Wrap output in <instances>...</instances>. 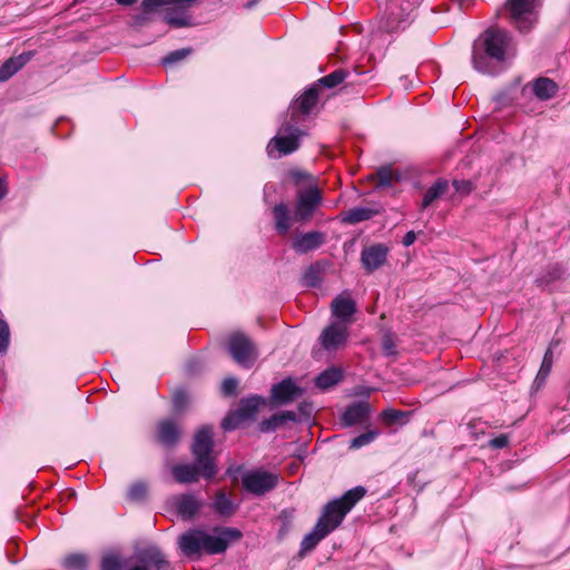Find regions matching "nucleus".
I'll return each mask as SVG.
<instances>
[{"instance_id":"nucleus-1","label":"nucleus","mask_w":570,"mask_h":570,"mask_svg":"<svg viewBox=\"0 0 570 570\" xmlns=\"http://www.w3.org/2000/svg\"><path fill=\"white\" fill-rule=\"evenodd\" d=\"M365 494L366 489L357 485L346 491L340 498L328 501L323 507L313 529L301 541L298 554L303 557L307 552L313 551L323 539L334 532L343 523L346 514Z\"/></svg>"},{"instance_id":"nucleus-2","label":"nucleus","mask_w":570,"mask_h":570,"mask_svg":"<svg viewBox=\"0 0 570 570\" xmlns=\"http://www.w3.org/2000/svg\"><path fill=\"white\" fill-rule=\"evenodd\" d=\"M243 538L237 528H214V533L194 527L183 532L177 539L180 554L189 560H199L203 556L224 553L229 544Z\"/></svg>"},{"instance_id":"nucleus-3","label":"nucleus","mask_w":570,"mask_h":570,"mask_svg":"<svg viewBox=\"0 0 570 570\" xmlns=\"http://www.w3.org/2000/svg\"><path fill=\"white\" fill-rule=\"evenodd\" d=\"M213 450V429L210 425H203L195 433L190 448L194 462L176 464L171 470L174 479L181 484L197 482L199 478L214 479L217 474V463Z\"/></svg>"},{"instance_id":"nucleus-4","label":"nucleus","mask_w":570,"mask_h":570,"mask_svg":"<svg viewBox=\"0 0 570 570\" xmlns=\"http://www.w3.org/2000/svg\"><path fill=\"white\" fill-rule=\"evenodd\" d=\"M510 36L505 30L488 28L472 45L471 62L473 68L481 73L494 76L504 62Z\"/></svg>"},{"instance_id":"nucleus-5","label":"nucleus","mask_w":570,"mask_h":570,"mask_svg":"<svg viewBox=\"0 0 570 570\" xmlns=\"http://www.w3.org/2000/svg\"><path fill=\"white\" fill-rule=\"evenodd\" d=\"M322 199V194L317 186L298 191L292 217L285 203L276 204L272 210L276 232L281 235L287 234L291 229V219L295 223L309 222L321 206Z\"/></svg>"},{"instance_id":"nucleus-6","label":"nucleus","mask_w":570,"mask_h":570,"mask_svg":"<svg viewBox=\"0 0 570 570\" xmlns=\"http://www.w3.org/2000/svg\"><path fill=\"white\" fill-rule=\"evenodd\" d=\"M304 136L306 131L299 129L295 122H284L266 146L268 157L277 159L293 154L299 148Z\"/></svg>"},{"instance_id":"nucleus-7","label":"nucleus","mask_w":570,"mask_h":570,"mask_svg":"<svg viewBox=\"0 0 570 570\" xmlns=\"http://www.w3.org/2000/svg\"><path fill=\"white\" fill-rule=\"evenodd\" d=\"M413 11L409 0H389L379 20V29L391 35L406 29L413 20Z\"/></svg>"},{"instance_id":"nucleus-8","label":"nucleus","mask_w":570,"mask_h":570,"mask_svg":"<svg viewBox=\"0 0 570 570\" xmlns=\"http://www.w3.org/2000/svg\"><path fill=\"white\" fill-rule=\"evenodd\" d=\"M278 484V475L264 470H249L242 476L243 489L253 495L262 497Z\"/></svg>"},{"instance_id":"nucleus-9","label":"nucleus","mask_w":570,"mask_h":570,"mask_svg":"<svg viewBox=\"0 0 570 570\" xmlns=\"http://www.w3.org/2000/svg\"><path fill=\"white\" fill-rule=\"evenodd\" d=\"M538 6V0H507L504 9L509 13L511 22L520 32H529L533 26L531 16Z\"/></svg>"},{"instance_id":"nucleus-10","label":"nucleus","mask_w":570,"mask_h":570,"mask_svg":"<svg viewBox=\"0 0 570 570\" xmlns=\"http://www.w3.org/2000/svg\"><path fill=\"white\" fill-rule=\"evenodd\" d=\"M228 352L243 367H250L257 355L254 343L243 333H234L228 338Z\"/></svg>"},{"instance_id":"nucleus-11","label":"nucleus","mask_w":570,"mask_h":570,"mask_svg":"<svg viewBox=\"0 0 570 570\" xmlns=\"http://www.w3.org/2000/svg\"><path fill=\"white\" fill-rule=\"evenodd\" d=\"M303 394V387L298 386L292 377H285L272 386L271 402L277 406L288 405L301 399Z\"/></svg>"},{"instance_id":"nucleus-12","label":"nucleus","mask_w":570,"mask_h":570,"mask_svg":"<svg viewBox=\"0 0 570 570\" xmlns=\"http://www.w3.org/2000/svg\"><path fill=\"white\" fill-rule=\"evenodd\" d=\"M348 336L350 333L346 324L332 322L323 330L318 341L325 351L332 352L343 347L347 343Z\"/></svg>"},{"instance_id":"nucleus-13","label":"nucleus","mask_w":570,"mask_h":570,"mask_svg":"<svg viewBox=\"0 0 570 570\" xmlns=\"http://www.w3.org/2000/svg\"><path fill=\"white\" fill-rule=\"evenodd\" d=\"M138 564L129 570H167L169 563L157 546H148L136 554Z\"/></svg>"},{"instance_id":"nucleus-14","label":"nucleus","mask_w":570,"mask_h":570,"mask_svg":"<svg viewBox=\"0 0 570 570\" xmlns=\"http://www.w3.org/2000/svg\"><path fill=\"white\" fill-rule=\"evenodd\" d=\"M318 102V88L312 85L291 105V121L297 124L301 116H308Z\"/></svg>"},{"instance_id":"nucleus-15","label":"nucleus","mask_w":570,"mask_h":570,"mask_svg":"<svg viewBox=\"0 0 570 570\" xmlns=\"http://www.w3.org/2000/svg\"><path fill=\"white\" fill-rule=\"evenodd\" d=\"M389 252L390 248L382 243L364 247L361 252V264L364 271L371 274L385 265Z\"/></svg>"},{"instance_id":"nucleus-16","label":"nucleus","mask_w":570,"mask_h":570,"mask_svg":"<svg viewBox=\"0 0 570 570\" xmlns=\"http://www.w3.org/2000/svg\"><path fill=\"white\" fill-rule=\"evenodd\" d=\"M173 505L183 520H193L200 511L203 503L193 493H183L173 498Z\"/></svg>"},{"instance_id":"nucleus-17","label":"nucleus","mask_w":570,"mask_h":570,"mask_svg":"<svg viewBox=\"0 0 570 570\" xmlns=\"http://www.w3.org/2000/svg\"><path fill=\"white\" fill-rule=\"evenodd\" d=\"M325 242V234L318 230L297 234L293 242L292 248L298 254H306L321 247Z\"/></svg>"},{"instance_id":"nucleus-18","label":"nucleus","mask_w":570,"mask_h":570,"mask_svg":"<svg viewBox=\"0 0 570 570\" xmlns=\"http://www.w3.org/2000/svg\"><path fill=\"white\" fill-rule=\"evenodd\" d=\"M528 88H531L532 94L540 101L552 99L559 90L558 83L548 77H538L533 79L522 88V91L524 92Z\"/></svg>"},{"instance_id":"nucleus-19","label":"nucleus","mask_w":570,"mask_h":570,"mask_svg":"<svg viewBox=\"0 0 570 570\" xmlns=\"http://www.w3.org/2000/svg\"><path fill=\"white\" fill-rule=\"evenodd\" d=\"M156 438L165 448H175L180 439V429L174 420H163L157 424Z\"/></svg>"},{"instance_id":"nucleus-20","label":"nucleus","mask_w":570,"mask_h":570,"mask_svg":"<svg viewBox=\"0 0 570 570\" xmlns=\"http://www.w3.org/2000/svg\"><path fill=\"white\" fill-rule=\"evenodd\" d=\"M331 307L333 316L337 318L336 322L346 325L357 311L355 301L344 295H337L332 301Z\"/></svg>"},{"instance_id":"nucleus-21","label":"nucleus","mask_w":570,"mask_h":570,"mask_svg":"<svg viewBox=\"0 0 570 570\" xmlns=\"http://www.w3.org/2000/svg\"><path fill=\"white\" fill-rule=\"evenodd\" d=\"M35 56V51H24L19 56L10 57L0 66V82L9 80L21 70Z\"/></svg>"},{"instance_id":"nucleus-22","label":"nucleus","mask_w":570,"mask_h":570,"mask_svg":"<svg viewBox=\"0 0 570 570\" xmlns=\"http://www.w3.org/2000/svg\"><path fill=\"white\" fill-rule=\"evenodd\" d=\"M299 419L294 411H283L264 419L258 424V430L262 433H271L285 426L288 422H297Z\"/></svg>"},{"instance_id":"nucleus-23","label":"nucleus","mask_w":570,"mask_h":570,"mask_svg":"<svg viewBox=\"0 0 570 570\" xmlns=\"http://www.w3.org/2000/svg\"><path fill=\"white\" fill-rule=\"evenodd\" d=\"M266 404V399L259 394H252L240 399L237 411L246 421H254L262 406Z\"/></svg>"},{"instance_id":"nucleus-24","label":"nucleus","mask_w":570,"mask_h":570,"mask_svg":"<svg viewBox=\"0 0 570 570\" xmlns=\"http://www.w3.org/2000/svg\"><path fill=\"white\" fill-rule=\"evenodd\" d=\"M370 413V405L366 402H355L347 406L341 416L344 426H353L364 421Z\"/></svg>"},{"instance_id":"nucleus-25","label":"nucleus","mask_w":570,"mask_h":570,"mask_svg":"<svg viewBox=\"0 0 570 570\" xmlns=\"http://www.w3.org/2000/svg\"><path fill=\"white\" fill-rule=\"evenodd\" d=\"M564 273L566 269L561 264H550L535 278L534 283L538 287L550 291L551 285L554 284L557 281L562 279Z\"/></svg>"},{"instance_id":"nucleus-26","label":"nucleus","mask_w":570,"mask_h":570,"mask_svg":"<svg viewBox=\"0 0 570 570\" xmlns=\"http://www.w3.org/2000/svg\"><path fill=\"white\" fill-rule=\"evenodd\" d=\"M212 508L219 517L230 518L238 510L239 504L234 502L225 491L220 490L215 494Z\"/></svg>"},{"instance_id":"nucleus-27","label":"nucleus","mask_w":570,"mask_h":570,"mask_svg":"<svg viewBox=\"0 0 570 570\" xmlns=\"http://www.w3.org/2000/svg\"><path fill=\"white\" fill-rule=\"evenodd\" d=\"M343 380V372L338 367H328L321 372L315 379L316 387L327 390Z\"/></svg>"},{"instance_id":"nucleus-28","label":"nucleus","mask_w":570,"mask_h":570,"mask_svg":"<svg viewBox=\"0 0 570 570\" xmlns=\"http://www.w3.org/2000/svg\"><path fill=\"white\" fill-rule=\"evenodd\" d=\"M352 76L355 75L346 69L340 68L320 78L314 85H316V87L322 86L327 89H333L338 85L343 83L346 79L351 78Z\"/></svg>"},{"instance_id":"nucleus-29","label":"nucleus","mask_w":570,"mask_h":570,"mask_svg":"<svg viewBox=\"0 0 570 570\" xmlns=\"http://www.w3.org/2000/svg\"><path fill=\"white\" fill-rule=\"evenodd\" d=\"M448 180L438 179L424 194L421 208L425 209L431 206L435 200L440 199L448 190Z\"/></svg>"},{"instance_id":"nucleus-30","label":"nucleus","mask_w":570,"mask_h":570,"mask_svg":"<svg viewBox=\"0 0 570 570\" xmlns=\"http://www.w3.org/2000/svg\"><path fill=\"white\" fill-rule=\"evenodd\" d=\"M163 20L174 28H185L191 26L190 17L186 13L185 10L179 8L168 10L164 14Z\"/></svg>"},{"instance_id":"nucleus-31","label":"nucleus","mask_w":570,"mask_h":570,"mask_svg":"<svg viewBox=\"0 0 570 570\" xmlns=\"http://www.w3.org/2000/svg\"><path fill=\"white\" fill-rule=\"evenodd\" d=\"M61 567L65 570H88L89 558L83 552L69 553L61 560Z\"/></svg>"},{"instance_id":"nucleus-32","label":"nucleus","mask_w":570,"mask_h":570,"mask_svg":"<svg viewBox=\"0 0 570 570\" xmlns=\"http://www.w3.org/2000/svg\"><path fill=\"white\" fill-rule=\"evenodd\" d=\"M322 266L320 262L311 264L302 276V283L305 287L317 288L322 284Z\"/></svg>"},{"instance_id":"nucleus-33","label":"nucleus","mask_w":570,"mask_h":570,"mask_svg":"<svg viewBox=\"0 0 570 570\" xmlns=\"http://www.w3.org/2000/svg\"><path fill=\"white\" fill-rule=\"evenodd\" d=\"M375 215V210L367 207H354L347 210L342 222L346 224H357L371 219Z\"/></svg>"},{"instance_id":"nucleus-34","label":"nucleus","mask_w":570,"mask_h":570,"mask_svg":"<svg viewBox=\"0 0 570 570\" xmlns=\"http://www.w3.org/2000/svg\"><path fill=\"white\" fill-rule=\"evenodd\" d=\"M377 176V188H389L392 187L394 181L400 179L399 175H394L393 170L390 166H382L376 171Z\"/></svg>"},{"instance_id":"nucleus-35","label":"nucleus","mask_w":570,"mask_h":570,"mask_svg":"<svg viewBox=\"0 0 570 570\" xmlns=\"http://www.w3.org/2000/svg\"><path fill=\"white\" fill-rule=\"evenodd\" d=\"M411 415V412L395 410V409H386L382 411L381 417L387 423V424H405L409 420V416Z\"/></svg>"},{"instance_id":"nucleus-36","label":"nucleus","mask_w":570,"mask_h":570,"mask_svg":"<svg viewBox=\"0 0 570 570\" xmlns=\"http://www.w3.org/2000/svg\"><path fill=\"white\" fill-rule=\"evenodd\" d=\"M148 487L144 481L134 482L126 494V498L130 502H142L147 495Z\"/></svg>"},{"instance_id":"nucleus-37","label":"nucleus","mask_w":570,"mask_h":570,"mask_svg":"<svg viewBox=\"0 0 570 570\" xmlns=\"http://www.w3.org/2000/svg\"><path fill=\"white\" fill-rule=\"evenodd\" d=\"M246 420L242 417L237 410L229 411L222 420L220 426L225 432L237 430Z\"/></svg>"},{"instance_id":"nucleus-38","label":"nucleus","mask_w":570,"mask_h":570,"mask_svg":"<svg viewBox=\"0 0 570 570\" xmlns=\"http://www.w3.org/2000/svg\"><path fill=\"white\" fill-rule=\"evenodd\" d=\"M295 517V510L294 509H283L278 514V521L281 523L279 530H278V538H284L291 530L293 525V520Z\"/></svg>"},{"instance_id":"nucleus-39","label":"nucleus","mask_w":570,"mask_h":570,"mask_svg":"<svg viewBox=\"0 0 570 570\" xmlns=\"http://www.w3.org/2000/svg\"><path fill=\"white\" fill-rule=\"evenodd\" d=\"M552 364H553V353H552V347H549L543 355L540 370L535 377V382L538 384H541L542 382L546 381V379L548 377V375L551 372Z\"/></svg>"},{"instance_id":"nucleus-40","label":"nucleus","mask_w":570,"mask_h":570,"mask_svg":"<svg viewBox=\"0 0 570 570\" xmlns=\"http://www.w3.org/2000/svg\"><path fill=\"white\" fill-rule=\"evenodd\" d=\"M189 404V396L184 387H178L173 394V410L176 414L183 413Z\"/></svg>"},{"instance_id":"nucleus-41","label":"nucleus","mask_w":570,"mask_h":570,"mask_svg":"<svg viewBox=\"0 0 570 570\" xmlns=\"http://www.w3.org/2000/svg\"><path fill=\"white\" fill-rule=\"evenodd\" d=\"M190 53H191L190 48H181V49L170 51L167 56H165L161 59V63L165 67L175 65L176 62L181 61L185 58H187Z\"/></svg>"},{"instance_id":"nucleus-42","label":"nucleus","mask_w":570,"mask_h":570,"mask_svg":"<svg viewBox=\"0 0 570 570\" xmlns=\"http://www.w3.org/2000/svg\"><path fill=\"white\" fill-rule=\"evenodd\" d=\"M379 435L377 431H367L365 433H362L351 440L350 449H361L371 442H373L376 436Z\"/></svg>"},{"instance_id":"nucleus-43","label":"nucleus","mask_w":570,"mask_h":570,"mask_svg":"<svg viewBox=\"0 0 570 570\" xmlns=\"http://www.w3.org/2000/svg\"><path fill=\"white\" fill-rule=\"evenodd\" d=\"M151 21L153 16L146 11L140 10V12L131 14L129 24L132 28H142L149 24Z\"/></svg>"},{"instance_id":"nucleus-44","label":"nucleus","mask_w":570,"mask_h":570,"mask_svg":"<svg viewBox=\"0 0 570 570\" xmlns=\"http://www.w3.org/2000/svg\"><path fill=\"white\" fill-rule=\"evenodd\" d=\"M122 566L117 554H107L101 559V570H122Z\"/></svg>"},{"instance_id":"nucleus-45","label":"nucleus","mask_w":570,"mask_h":570,"mask_svg":"<svg viewBox=\"0 0 570 570\" xmlns=\"http://www.w3.org/2000/svg\"><path fill=\"white\" fill-rule=\"evenodd\" d=\"M170 6L168 0H142L140 2V10L150 13H156L161 7Z\"/></svg>"},{"instance_id":"nucleus-46","label":"nucleus","mask_w":570,"mask_h":570,"mask_svg":"<svg viewBox=\"0 0 570 570\" xmlns=\"http://www.w3.org/2000/svg\"><path fill=\"white\" fill-rule=\"evenodd\" d=\"M10 343V330L4 320H0V353L4 354L8 351Z\"/></svg>"},{"instance_id":"nucleus-47","label":"nucleus","mask_w":570,"mask_h":570,"mask_svg":"<svg viewBox=\"0 0 570 570\" xmlns=\"http://www.w3.org/2000/svg\"><path fill=\"white\" fill-rule=\"evenodd\" d=\"M382 352L385 356H395L397 354L396 345L391 334H385L383 336Z\"/></svg>"},{"instance_id":"nucleus-48","label":"nucleus","mask_w":570,"mask_h":570,"mask_svg":"<svg viewBox=\"0 0 570 570\" xmlns=\"http://www.w3.org/2000/svg\"><path fill=\"white\" fill-rule=\"evenodd\" d=\"M238 386V381L235 377H227L222 383V393L225 396H233L236 394V390Z\"/></svg>"},{"instance_id":"nucleus-49","label":"nucleus","mask_w":570,"mask_h":570,"mask_svg":"<svg viewBox=\"0 0 570 570\" xmlns=\"http://www.w3.org/2000/svg\"><path fill=\"white\" fill-rule=\"evenodd\" d=\"M287 175L296 186L301 185L302 183L311 178V175L307 171L296 168L288 170Z\"/></svg>"},{"instance_id":"nucleus-50","label":"nucleus","mask_w":570,"mask_h":570,"mask_svg":"<svg viewBox=\"0 0 570 570\" xmlns=\"http://www.w3.org/2000/svg\"><path fill=\"white\" fill-rule=\"evenodd\" d=\"M452 186L454 187V189L458 193H461V194H469L474 189V184L471 180H465V179H461V180L454 179L452 181Z\"/></svg>"},{"instance_id":"nucleus-51","label":"nucleus","mask_w":570,"mask_h":570,"mask_svg":"<svg viewBox=\"0 0 570 570\" xmlns=\"http://www.w3.org/2000/svg\"><path fill=\"white\" fill-rule=\"evenodd\" d=\"M509 444V436L507 434H500L489 441V445L492 449H503Z\"/></svg>"},{"instance_id":"nucleus-52","label":"nucleus","mask_w":570,"mask_h":570,"mask_svg":"<svg viewBox=\"0 0 570 570\" xmlns=\"http://www.w3.org/2000/svg\"><path fill=\"white\" fill-rule=\"evenodd\" d=\"M298 412L302 419L308 420L313 413V404L308 402H302L298 405Z\"/></svg>"},{"instance_id":"nucleus-53","label":"nucleus","mask_w":570,"mask_h":570,"mask_svg":"<svg viewBox=\"0 0 570 570\" xmlns=\"http://www.w3.org/2000/svg\"><path fill=\"white\" fill-rule=\"evenodd\" d=\"M494 100L501 106H507L512 102V97L510 96L509 91L504 90V91L497 94L494 96Z\"/></svg>"},{"instance_id":"nucleus-54","label":"nucleus","mask_w":570,"mask_h":570,"mask_svg":"<svg viewBox=\"0 0 570 570\" xmlns=\"http://www.w3.org/2000/svg\"><path fill=\"white\" fill-rule=\"evenodd\" d=\"M415 239H416V234H415V232H413V230H409V232L404 235L403 240H402V244H403L405 247H409V246H411V245H413V244H414Z\"/></svg>"},{"instance_id":"nucleus-55","label":"nucleus","mask_w":570,"mask_h":570,"mask_svg":"<svg viewBox=\"0 0 570 570\" xmlns=\"http://www.w3.org/2000/svg\"><path fill=\"white\" fill-rule=\"evenodd\" d=\"M200 366V363L199 361L197 360H189L186 364V371L189 373V374H194L198 371Z\"/></svg>"},{"instance_id":"nucleus-56","label":"nucleus","mask_w":570,"mask_h":570,"mask_svg":"<svg viewBox=\"0 0 570 570\" xmlns=\"http://www.w3.org/2000/svg\"><path fill=\"white\" fill-rule=\"evenodd\" d=\"M8 193L7 183L0 177V199L4 198Z\"/></svg>"},{"instance_id":"nucleus-57","label":"nucleus","mask_w":570,"mask_h":570,"mask_svg":"<svg viewBox=\"0 0 570 570\" xmlns=\"http://www.w3.org/2000/svg\"><path fill=\"white\" fill-rule=\"evenodd\" d=\"M138 0H116L117 4L124 6V7H130L135 4Z\"/></svg>"},{"instance_id":"nucleus-58","label":"nucleus","mask_w":570,"mask_h":570,"mask_svg":"<svg viewBox=\"0 0 570 570\" xmlns=\"http://www.w3.org/2000/svg\"><path fill=\"white\" fill-rule=\"evenodd\" d=\"M169 1V4H178V3H191V2H195L196 0H168Z\"/></svg>"},{"instance_id":"nucleus-59","label":"nucleus","mask_w":570,"mask_h":570,"mask_svg":"<svg viewBox=\"0 0 570 570\" xmlns=\"http://www.w3.org/2000/svg\"><path fill=\"white\" fill-rule=\"evenodd\" d=\"M258 0H250L245 4L246 9H252L257 4Z\"/></svg>"},{"instance_id":"nucleus-60","label":"nucleus","mask_w":570,"mask_h":570,"mask_svg":"<svg viewBox=\"0 0 570 570\" xmlns=\"http://www.w3.org/2000/svg\"><path fill=\"white\" fill-rule=\"evenodd\" d=\"M400 80L401 81H403V80L406 81V77H400Z\"/></svg>"}]
</instances>
